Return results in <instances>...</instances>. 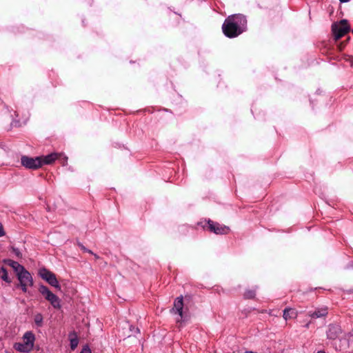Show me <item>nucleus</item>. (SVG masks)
I'll return each mask as SVG.
<instances>
[{
  "mask_svg": "<svg viewBox=\"0 0 353 353\" xmlns=\"http://www.w3.org/2000/svg\"><path fill=\"white\" fill-rule=\"evenodd\" d=\"M136 332H139V328H136Z\"/></svg>",
  "mask_w": 353,
  "mask_h": 353,
  "instance_id": "bb28decb",
  "label": "nucleus"
},
{
  "mask_svg": "<svg viewBox=\"0 0 353 353\" xmlns=\"http://www.w3.org/2000/svg\"><path fill=\"white\" fill-rule=\"evenodd\" d=\"M0 278L7 283H11V279L8 276V272L3 267L0 268Z\"/></svg>",
  "mask_w": 353,
  "mask_h": 353,
  "instance_id": "2eb2a0df",
  "label": "nucleus"
},
{
  "mask_svg": "<svg viewBox=\"0 0 353 353\" xmlns=\"http://www.w3.org/2000/svg\"><path fill=\"white\" fill-rule=\"evenodd\" d=\"M309 326H310V323H307V324L305 325V327H306V328H309Z\"/></svg>",
  "mask_w": 353,
  "mask_h": 353,
  "instance_id": "b1692460",
  "label": "nucleus"
},
{
  "mask_svg": "<svg viewBox=\"0 0 353 353\" xmlns=\"http://www.w3.org/2000/svg\"><path fill=\"white\" fill-rule=\"evenodd\" d=\"M79 246L81 248V249L84 251V252H86L87 251V248H85L82 244L81 243H79Z\"/></svg>",
  "mask_w": 353,
  "mask_h": 353,
  "instance_id": "412c9836",
  "label": "nucleus"
},
{
  "mask_svg": "<svg viewBox=\"0 0 353 353\" xmlns=\"http://www.w3.org/2000/svg\"><path fill=\"white\" fill-rule=\"evenodd\" d=\"M39 292L43 295L53 307L59 309L61 307L60 300L59 297L53 294L46 286L41 285L39 288Z\"/></svg>",
  "mask_w": 353,
  "mask_h": 353,
  "instance_id": "39448f33",
  "label": "nucleus"
},
{
  "mask_svg": "<svg viewBox=\"0 0 353 353\" xmlns=\"http://www.w3.org/2000/svg\"><path fill=\"white\" fill-rule=\"evenodd\" d=\"M94 257H95L96 259H99V256H98L97 254H94Z\"/></svg>",
  "mask_w": 353,
  "mask_h": 353,
  "instance_id": "a878e982",
  "label": "nucleus"
},
{
  "mask_svg": "<svg viewBox=\"0 0 353 353\" xmlns=\"http://www.w3.org/2000/svg\"><path fill=\"white\" fill-rule=\"evenodd\" d=\"M317 353H325V352L323 350H320V351H318Z\"/></svg>",
  "mask_w": 353,
  "mask_h": 353,
  "instance_id": "393cba45",
  "label": "nucleus"
},
{
  "mask_svg": "<svg viewBox=\"0 0 353 353\" xmlns=\"http://www.w3.org/2000/svg\"><path fill=\"white\" fill-rule=\"evenodd\" d=\"M256 292L254 290H248L244 293L245 299H253L255 296Z\"/></svg>",
  "mask_w": 353,
  "mask_h": 353,
  "instance_id": "f3484780",
  "label": "nucleus"
},
{
  "mask_svg": "<svg viewBox=\"0 0 353 353\" xmlns=\"http://www.w3.org/2000/svg\"><path fill=\"white\" fill-rule=\"evenodd\" d=\"M350 27L346 19H343L339 23H334L332 26V31L335 40H339L347 33Z\"/></svg>",
  "mask_w": 353,
  "mask_h": 353,
  "instance_id": "20e7f679",
  "label": "nucleus"
},
{
  "mask_svg": "<svg viewBox=\"0 0 353 353\" xmlns=\"http://www.w3.org/2000/svg\"><path fill=\"white\" fill-rule=\"evenodd\" d=\"M34 323L39 327L42 326L43 324V316L41 314H37L34 318Z\"/></svg>",
  "mask_w": 353,
  "mask_h": 353,
  "instance_id": "dca6fc26",
  "label": "nucleus"
},
{
  "mask_svg": "<svg viewBox=\"0 0 353 353\" xmlns=\"http://www.w3.org/2000/svg\"><path fill=\"white\" fill-rule=\"evenodd\" d=\"M327 314V309L326 307L319 308L314 312H309V316L318 319L325 317Z\"/></svg>",
  "mask_w": 353,
  "mask_h": 353,
  "instance_id": "9b49d317",
  "label": "nucleus"
},
{
  "mask_svg": "<svg viewBox=\"0 0 353 353\" xmlns=\"http://www.w3.org/2000/svg\"><path fill=\"white\" fill-rule=\"evenodd\" d=\"M35 336L32 332H26L23 336L22 343H16L14 347L21 352H29L34 347Z\"/></svg>",
  "mask_w": 353,
  "mask_h": 353,
  "instance_id": "7ed1b4c3",
  "label": "nucleus"
},
{
  "mask_svg": "<svg viewBox=\"0 0 353 353\" xmlns=\"http://www.w3.org/2000/svg\"><path fill=\"white\" fill-rule=\"evenodd\" d=\"M13 252H14V253L17 256H19H19H21V254L20 251H19L18 249H17V248H13Z\"/></svg>",
  "mask_w": 353,
  "mask_h": 353,
  "instance_id": "aec40b11",
  "label": "nucleus"
},
{
  "mask_svg": "<svg viewBox=\"0 0 353 353\" xmlns=\"http://www.w3.org/2000/svg\"><path fill=\"white\" fill-rule=\"evenodd\" d=\"M81 353H92V352H91L90 349L88 346H86L82 349Z\"/></svg>",
  "mask_w": 353,
  "mask_h": 353,
  "instance_id": "a211bd4d",
  "label": "nucleus"
},
{
  "mask_svg": "<svg viewBox=\"0 0 353 353\" xmlns=\"http://www.w3.org/2000/svg\"><path fill=\"white\" fill-rule=\"evenodd\" d=\"M247 28V19L241 14L228 17L223 26V34L228 38H234L242 34Z\"/></svg>",
  "mask_w": 353,
  "mask_h": 353,
  "instance_id": "f257e3e1",
  "label": "nucleus"
},
{
  "mask_svg": "<svg viewBox=\"0 0 353 353\" xmlns=\"http://www.w3.org/2000/svg\"><path fill=\"white\" fill-rule=\"evenodd\" d=\"M208 224L210 230L216 234H228L230 231L228 227L222 225L218 223L209 221Z\"/></svg>",
  "mask_w": 353,
  "mask_h": 353,
  "instance_id": "6e6552de",
  "label": "nucleus"
},
{
  "mask_svg": "<svg viewBox=\"0 0 353 353\" xmlns=\"http://www.w3.org/2000/svg\"><path fill=\"white\" fill-rule=\"evenodd\" d=\"M183 296L177 297L174 302V307L172 308V312L176 313L179 315L180 319L177 320V322H180L182 321L183 314Z\"/></svg>",
  "mask_w": 353,
  "mask_h": 353,
  "instance_id": "1a4fd4ad",
  "label": "nucleus"
},
{
  "mask_svg": "<svg viewBox=\"0 0 353 353\" xmlns=\"http://www.w3.org/2000/svg\"><path fill=\"white\" fill-rule=\"evenodd\" d=\"M342 3H345V2H347L349 1L350 0H339Z\"/></svg>",
  "mask_w": 353,
  "mask_h": 353,
  "instance_id": "4be33fe9",
  "label": "nucleus"
},
{
  "mask_svg": "<svg viewBox=\"0 0 353 353\" xmlns=\"http://www.w3.org/2000/svg\"><path fill=\"white\" fill-rule=\"evenodd\" d=\"M21 162L26 168L35 170L42 166V157L32 158L23 156Z\"/></svg>",
  "mask_w": 353,
  "mask_h": 353,
  "instance_id": "0eeeda50",
  "label": "nucleus"
},
{
  "mask_svg": "<svg viewBox=\"0 0 353 353\" xmlns=\"http://www.w3.org/2000/svg\"><path fill=\"white\" fill-rule=\"evenodd\" d=\"M341 333V330L339 325H330L327 332V336L330 339H336Z\"/></svg>",
  "mask_w": 353,
  "mask_h": 353,
  "instance_id": "9d476101",
  "label": "nucleus"
},
{
  "mask_svg": "<svg viewBox=\"0 0 353 353\" xmlns=\"http://www.w3.org/2000/svg\"><path fill=\"white\" fill-rule=\"evenodd\" d=\"M86 252H88V253H90V254H93V252H92L91 250H88V249H87V251H86Z\"/></svg>",
  "mask_w": 353,
  "mask_h": 353,
  "instance_id": "5701e85b",
  "label": "nucleus"
},
{
  "mask_svg": "<svg viewBox=\"0 0 353 353\" xmlns=\"http://www.w3.org/2000/svg\"><path fill=\"white\" fill-rule=\"evenodd\" d=\"M352 33H353V30H352Z\"/></svg>",
  "mask_w": 353,
  "mask_h": 353,
  "instance_id": "cd10ccee",
  "label": "nucleus"
},
{
  "mask_svg": "<svg viewBox=\"0 0 353 353\" xmlns=\"http://www.w3.org/2000/svg\"><path fill=\"white\" fill-rule=\"evenodd\" d=\"M39 276L48 282L50 285L54 287L56 289L61 290V285H59L55 274L46 268H41L39 270Z\"/></svg>",
  "mask_w": 353,
  "mask_h": 353,
  "instance_id": "423d86ee",
  "label": "nucleus"
},
{
  "mask_svg": "<svg viewBox=\"0 0 353 353\" xmlns=\"http://www.w3.org/2000/svg\"><path fill=\"white\" fill-rule=\"evenodd\" d=\"M61 156L60 154L58 153H52L50 154L43 158H42V165L43 164H51L56 159H57Z\"/></svg>",
  "mask_w": 353,
  "mask_h": 353,
  "instance_id": "ddd939ff",
  "label": "nucleus"
},
{
  "mask_svg": "<svg viewBox=\"0 0 353 353\" xmlns=\"http://www.w3.org/2000/svg\"><path fill=\"white\" fill-rule=\"evenodd\" d=\"M298 316V312L296 310L292 308H285L283 310V318L285 320H288L291 319H296Z\"/></svg>",
  "mask_w": 353,
  "mask_h": 353,
  "instance_id": "f8f14e48",
  "label": "nucleus"
},
{
  "mask_svg": "<svg viewBox=\"0 0 353 353\" xmlns=\"http://www.w3.org/2000/svg\"><path fill=\"white\" fill-rule=\"evenodd\" d=\"M5 235V232L3 230V228L2 224L0 223V237Z\"/></svg>",
  "mask_w": 353,
  "mask_h": 353,
  "instance_id": "6ab92c4d",
  "label": "nucleus"
},
{
  "mask_svg": "<svg viewBox=\"0 0 353 353\" xmlns=\"http://www.w3.org/2000/svg\"><path fill=\"white\" fill-rule=\"evenodd\" d=\"M70 341L71 349L74 350L79 343V340L75 333L70 334Z\"/></svg>",
  "mask_w": 353,
  "mask_h": 353,
  "instance_id": "4468645a",
  "label": "nucleus"
},
{
  "mask_svg": "<svg viewBox=\"0 0 353 353\" xmlns=\"http://www.w3.org/2000/svg\"><path fill=\"white\" fill-rule=\"evenodd\" d=\"M4 263L13 269L19 282V286L23 292H26L28 288L33 285V279L30 273L17 261L7 259Z\"/></svg>",
  "mask_w": 353,
  "mask_h": 353,
  "instance_id": "f03ea898",
  "label": "nucleus"
}]
</instances>
